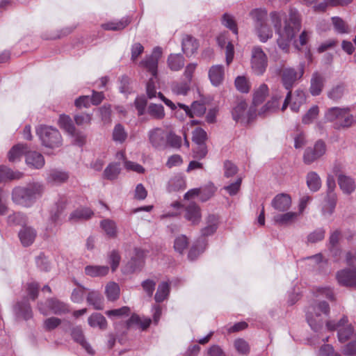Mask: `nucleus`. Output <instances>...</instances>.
Listing matches in <instances>:
<instances>
[{"mask_svg": "<svg viewBox=\"0 0 356 356\" xmlns=\"http://www.w3.org/2000/svg\"><path fill=\"white\" fill-rule=\"evenodd\" d=\"M28 146L26 144L19 143L14 145L8 153L10 162H15L20 159L24 154H26Z\"/></svg>", "mask_w": 356, "mask_h": 356, "instance_id": "a878e982", "label": "nucleus"}, {"mask_svg": "<svg viewBox=\"0 0 356 356\" xmlns=\"http://www.w3.org/2000/svg\"><path fill=\"white\" fill-rule=\"evenodd\" d=\"M120 286L113 282L108 283L105 288V293L109 300L113 301L119 298L120 296Z\"/></svg>", "mask_w": 356, "mask_h": 356, "instance_id": "a18cd8bd", "label": "nucleus"}, {"mask_svg": "<svg viewBox=\"0 0 356 356\" xmlns=\"http://www.w3.org/2000/svg\"><path fill=\"white\" fill-rule=\"evenodd\" d=\"M208 76L213 86H219L225 79V68L222 65H213L208 71Z\"/></svg>", "mask_w": 356, "mask_h": 356, "instance_id": "4468645a", "label": "nucleus"}, {"mask_svg": "<svg viewBox=\"0 0 356 356\" xmlns=\"http://www.w3.org/2000/svg\"><path fill=\"white\" fill-rule=\"evenodd\" d=\"M338 184L340 188L346 194H350L355 188L353 179L350 177L343 175H340L338 177Z\"/></svg>", "mask_w": 356, "mask_h": 356, "instance_id": "c756f323", "label": "nucleus"}, {"mask_svg": "<svg viewBox=\"0 0 356 356\" xmlns=\"http://www.w3.org/2000/svg\"><path fill=\"white\" fill-rule=\"evenodd\" d=\"M325 202L326 204L323 209V212L327 210L330 214L332 213L337 202V196L335 193H327Z\"/></svg>", "mask_w": 356, "mask_h": 356, "instance_id": "052dcab7", "label": "nucleus"}, {"mask_svg": "<svg viewBox=\"0 0 356 356\" xmlns=\"http://www.w3.org/2000/svg\"><path fill=\"white\" fill-rule=\"evenodd\" d=\"M93 215V212L89 208H80L77 209L71 213L70 216V220L79 221L87 220Z\"/></svg>", "mask_w": 356, "mask_h": 356, "instance_id": "72a5a7b5", "label": "nucleus"}, {"mask_svg": "<svg viewBox=\"0 0 356 356\" xmlns=\"http://www.w3.org/2000/svg\"><path fill=\"white\" fill-rule=\"evenodd\" d=\"M199 47L197 40L193 36L186 35L182 38L181 48L183 52L189 57L193 55Z\"/></svg>", "mask_w": 356, "mask_h": 356, "instance_id": "dca6fc26", "label": "nucleus"}, {"mask_svg": "<svg viewBox=\"0 0 356 356\" xmlns=\"http://www.w3.org/2000/svg\"><path fill=\"white\" fill-rule=\"evenodd\" d=\"M235 86L238 90L246 93L250 90V85L248 79L245 76H238L235 79Z\"/></svg>", "mask_w": 356, "mask_h": 356, "instance_id": "338daca9", "label": "nucleus"}, {"mask_svg": "<svg viewBox=\"0 0 356 356\" xmlns=\"http://www.w3.org/2000/svg\"><path fill=\"white\" fill-rule=\"evenodd\" d=\"M67 203V199L65 197H61L56 204V211L51 213L49 220L51 222V224L56 225V224L59 221L60 217L62 214V212L65 208Z\"/></svg>", "mask_w": 356, "mask_h": 356, "instance_id": "a19ab883", "label": "nucleus"}, {"mask_svg": "<svg viewBox=\"0 0 356 356\" xmlns=\"http://www.w3.org/2000/svg\"><path fill=\"white\" fill-rule=\"evenodd\" d=\"M15 310L17 315L22 316L25 320L32 317V310L27 302H18L15 307Z\"/></svg>", "mask_w": 356, "mask_h": 356, "instance_id": "49530a36", "label": "nucleus"}, {"mask_svg": "<svg viewBox=\"0 0 356 356\" xmlns=\"http://www.w3.org/2000/svg\"><path fill=\"white\" fill-rule=\"evenodd\" d=\"M44 191L43 185L33 182L25 186H17L13 189L12 200L19 206L31 207L40 198Z\"/></svg>", "mask_w": 356, "mask_h": 356, "instance_id": "7ed1b4c3", "label": "nucleus"}, {"mask_svg": "<svg viewBox=\"0 0 356 356\" xmlns=\"http://www.w3.org/2000/svg\"><path fill=\"white\" fill-rule=\"evenodd\" d=\"M71 336L73 340L79 343L86 352L90 355L94 354V350L90 345L86 341L83 330L80 326H76L71 330Z\"/></svg>", "mask_w": 356, "mask_h": 356, "instance_id": "f3484780", "label": "nucleus"}, {"mask_svg": "<svg viewBox=\"0 0 356 356\" xmlns=\"http://www.w3.org/2000/svg\"><path fill=\"white\" fill-rule=\"evenodd\" d=\"M205 111L206 107L204 104L199 102H194L190 108L188 117L193 118L194 116H201L204 114Z\"/></svg>", "mask_w": 356, "mask_h": 356, "instance_id": "864d4df0", "label": "nucleus"}, {"mask_svg": "<svg viewBox=\"0 0 356 356\" xmlns=\"http://www.w3.org/2000/svg\"><path fill=\"white\" fill-rule=\"evenodd\" d=\"M319 113V109L317 106H313L307 113L302 117V122L303 124H307L313 122Z\"/></svg>", "mask_w": 356, "mask_h": 356, "instance_id": "e2e57ef3", "label": "nucleus"}, {"mask_svg": "<svg viewBox=\"0 0 356 356\" xmlns=\"http://www.w3.org/2000/svg\"><path fill=\"white\" fill-rule=\"evenodd\" d=\"M207 241L204 238H200L196 241L195 244L189 250L188 257L191 261H193L202 253L207 248Z\"/></svg>", "mask_w": 356, "mask_h": 356, "instance_id": "393cba45", "label": "nucleus"}, {"mask_svg": "<svg viewBox=\"0 0 356 356\" xmlns=\"http://www.w3.org/2000/svg\"><path fill=\"white\" fill-rule=\"evenodd\" d=\"M356 122V117L349 113L348 108H345V112L342 115V118L339 121L340 126L343 127H348Z\"/></svg>", "mask_w": 356, "mask_h": 356, "instance_id": "69168bd1", "label": "nucleus"}, {"mask_svg": "<svg viewBox=\"0 0 356 356\" xmlns=\"http://www.w3.org/2000/svg\"><path fill=\"white\" fill-rule=\"evenodd\" d=\"M291 205V199L288 194L277 195L272 201V206L277 210L284 211L288 210Z\"/></svg>", "mask_w": 356, "mask_h": 356, "instance_id": "a211bd4d", "label": "nucleus"}, {"mask_svg": "<svg viewBox=\"0 0 356 356\" xmlns=\"http://www.w3.org/2000/svg\"><path fill=\"white\" fill-rule=\"evenodd\" d=\"M22 177L23 173L19 171H13L5 165L0 166V182L19 179Z\"/></svg>", "mask_w": 356, "mask_h": 356, "instance_id": "bb28decb", "label": "nucleus"}, {"mask_svg": "<svg viewBox=\"0 0 356 356\" xmlns=\"http://www.w3.org/2000/svg\"><path fill=\"white\" fill-rule=\"evenodd\" d=\"M268 92V88L266 84H261L259 88L255 91L253 97V103L257 105L261 103Z\"/></svg>", "mask_w": 356, "mask_h": 356, "instance_id": "603ef678", "label": "nucleus"}, {"mask_svg": "<svg viewBox=\"0 0 356 356\" xmlns=\"http://www.w3.org/2000/svg\"><path fill=\"white\" fill-rule=\"evenodd\" d=\"M335 31L339 33H348V27L346 23L339 17H332Z\"/></svg>", "mask_w": 356, "mask_h": 356, "instance_id": "bf43d9fd", "label": "nucleus"}, {"mask_svg": "<svg viewBox=\"0 0 356 356\" xmlns=\"http://www.w3.org/2000/svg\"><path fill=\"white\" fill-rule=\"evenodd\" d=\"M151 323V320L149 318H141L136 314L132 315L127 321V327H131L133 325H138L143 330L147 329Z\"/></svg>", "mask_w": 356, "mask_h": 356, "instance_id": "79ce46f5", "label": "nucleus"}, {"mask_svg": "<svg viewBox=\"0 0 356 356\" xmlns=\"http://www.w3.org/2000/svg\"><path fill=\"white\" fill-rule=\"evenodd\" d=\"M88 324L92 327H99L101 330H105L107 326V322L105 317L99 313L92 314L88 319Z\"/></svg>", "mask_w": 356, "mask_h": 356, "instance_id": "f704fd0d", "label": "nucleus"}, {"mask_svg": "<svg viewBox=\"0 0 356 356\" xmlns=\"http://www.w3.org/2000/svg\"><path fill=\"white\" fill-rule=\"evenodd\" d=\"M284 15V13L273 11L270 13V18L275 33L279 35L277 39V45L283 51L288 52L291 40L300 30L301 20L298 11L290 8L289 19H285L282 29V22Z\"/></svg>", "mask_w": 356, "mask_h": 356, "instance_id": "f257e3e1", "label": "nucleus"}, {"mask_svg": "<svg viewBox=\"0 0 356 356\" xmlns=\"http://www.w3.org/2000/svg\"><path fill=\"white\" fill-rule=\"evenodd\" d=\"M253 19L256 35L261 42H266L273 37V30L268 24V14L265 9L257 8L250 13Z\"/></svg>", "mask_w": 356, "mask_h": 356, "instance_id": "20e7f679", "label": "nucleus"}, {"mask_svg": "<svg viewBox=\"0 0 356 356\" xmlns=\"http://www.w3.org/2000/svg\"><path fill=\"white\" fill-rule=\"evenodd\" d=\"M113 138L115 141L119 143L124 142L127 138V133L121 124H118L115 127L113 132Z\"/></svg>", "mask_w": 356, "mask_h": 356, "instance_id": "0e129e2a", "label": "nucleus"}, {"mask_svg": "<svg viewBox=\"0 0 356 356\" xmlns=\"http://www.w3.org/2000/svg\"><path fill=\"white\" fill-rule=\"evenodd\" d=\"M339 284L346 287H356V270L343 269L337 272L336 275Z\"/></svg>", "mask_w": 356, "mask_h": 356, "instance_id": "ddd939ff", "label": "nucleus"}, {"mask_svg": "<svg viewBox=\"0 0 356 356\" xmlns=\"http://www.w3.org/2000/svg\"><path fill=\"white\" fill-rule=\"evenodd\" d=\"M236 350L240 354L245 355L250 351V346L246 341L243 339H236L234 343Z\"/></svg>", "mask_w": 356, "mask_h": 356, "instance_id": "774afa93", "label": "nucleus"}, {"mask_svg": "<svg viewBox=\"0 0 356 356\" xmlns=\"http://www.w3.org/2000/svg\"><path fill=\"white\" fill-rule=\"evenodd\" d=\"M324 77L316 72L312 75L309 91L313 96H317L321 94L324 86Z\"/></svg>", "mask_w": 356, "mask_h": 356, "instance_id": "412c9836", "label": "nucleus"}, {"mask_svg": "<svg viewBox=\"0 0 356 356\" xmlns=\"http://www.w3.org/2000/svg\"><path fill=\"white\" fill-rule=\"evenodd\" d=\"M68 177L69 176L66 172L54 170L50 172L47 180L50 183L60 184L66 181Z\"/></svg>", "mask_w": 356, "mask_h": 356, "instance_id": "37998d69", "label": "nucleus"}, {"mask_svg": "<svg viewBox=\"0 0 356 356\" xmlns=\"http://www.w3.org/2000/svg\"><path fill=\"white\" fill-rule=\"evenodd\" d=\"M170 293V285L166 282H162L159 286L154 299L157 302H161L168 298Z\"/></svg>", "mask_w": 356, "mask_h": 356, "instance_id": "c03bdc74", "label": "nucleus"}, {"mask_svg": "<svg viewBox=\"0 0 356 356\" xmlns=\"http://www.w3.org/2000/svg\"><path fill=\"white\" fill-rule=\"evenodd\" d=\"M283 94L280 92H275L271 98V100L268 102L260 110L259 115L265 114L268 112H273L276 111L280 106V99L282 98Z\"/></svg>", "mask_w": 356, "mask_h": 356, "instance_id": "4be33fe9", "label": "nucleus"}, {"mask_svg": "<svg viewBox=\"0 0 356 356\" xmlns=\"http://www.w3.org/2000/svg\"><path fill=\"white\" fill-rule=\"evenodd\" d=\"M326 152V145L323 141H316L313 147L305 149L303 154V161L309 165L322 157Z\"/></svg>", "mask_w": 356, "mask_h": 356, "instance_id": "9d476101", "label": "nucleus"}, {"mask_svg": "<svg viewBox=\"0 0 356 356\" xmlns=\"http://www.w3.org/2000/svg\"><path fill=\"white\" fill-rule=\"evenodd\" d=\"M315 294L316 297H325L331 301H334L335 300L333 289L328 286H321L317 288L316 289Z\"/></svg>", "mask_w": 356, "mask_h": 356, "instance_id": "6e6d98bb", "label": "nucleus"}, {"mask_svg": "<svg viewBox=\"0 0 356 356\" xmlns=\"http://www.w3.org/2000/svg\"><path fill=\"white\" fill-rule=\"evenodd\" d=\"M100 226L108 236L111 238L116 237L117 225L113 220L110 219L103 220L100 222Z\"/></svg>", "mask_w": 356, "mask_h": 356, "instance_id": "58836bf2", "label": "nucleus"}, {"mask_svg": "<svg viewBox=\"0 0 356 356\" xmlns=\"http://www.w3.org/2000/svg\"><path fill=\"white\" fill-rule=\"evenodd\" d=\"M307 185L310 191L316 192L321 186V180L318 175L315 172H310L307 175Z\"/></svg>", "mask_w": 356, "mask_h": 356, "instance_id": "4c0bfd02", "label": "nucleus"}, {"mask_svg": "<svg viewBox=\"0 0 356 356\" xmlns=\"http://www.w3.org/2000/svg\"><path fill=\"white\" fill-rule=\"evenodd\" d=\"M107 266H87L85 268V273L90 277L104 276L108 273Z\"/></svg>", "mask_w": 356, "mask_h": 356, "instance_id": "c9c22d12", "label": "nucleus"}, {"mask_svg": "<svg viewBox=\"0 0 356 356\" xmlns=\"http://www.w3.org/2000/svg\"><path fill=\"white\" fill-rule=\"evenodd\" d=\"M298 216L296 212H287L283 214H278L274 216L275 223L279 225H288L296 220Z\"/></svg>", "mask_w": 356, "mask_h": 356, "instance_id": "473e14b6", "label": "nucleus"}, {"mask_svg": "<svg viewBox=\"0 0 356 356\" xmlns=\"http://www.w3.org/2000/svg\"><path fill=\"white\" fill-rule=\"evenodd\" d=\"M161 54V49L159 47H154L152 54L145 56L140 62L139 65L149 72L153 77H156L157 75L158 63Z\"/></svg>", "mask_w": 356, "mask_h": 356, "instance_id": "f8f14e48", "label": "nucleus"}, {"mask_svg": "<svg viewBox=\"0 0 356 356\" xmlns=\"http://www.w3.org/2000/svg\"><path fill=\"white\" fill-rule=\"evenodd\" d=\"M37 236L36 230L29 226H24L18 233L19 238L24 247H29L34 242Z\"/></svg>", "mask_w": 356, "mask_h": 356, "instance_id": "2eb2a0df", "label": "nucleus"}, {"mask_svg": "<svg viewBox=\"0 0 356 356\" xmlns=\"http://www.w3.org/2000/svg\"><path fill=\"white\" fill-rule=\"evenodd\" d=\"M283 94L280 92H275L271 98V100L268 102L260 110L259 115L265 114L268 112H273L276 111L280 106V99L282 98Z\"/></svg>", "mask_w": 356, "mask_h": 356, "instance_id": "5701e85b", "label": "nucleus"}, {"mask_svg": "<svg viewBox=\"0 0 356 356\" xmlns=\"http://www.w3.org/2000/svg\"><path fill=\"white\" fill-rule=\"evenodd\" d=\"M185 218L193 224L199 223L201 220L200 207L194 203H191L186 208Z\"/></svg>", "mask_w": 356, "mask_h": 356, "instance_id": "b1692460", "label": "nucleus"}, {"mask_svg": "<svg viewBox=\"0 0 356 356\" xmlns=\"http://www.w3.org/2000/svg\"><path fill=\"white\" fill-rule=\"evenodd\" d=\"M326 330L338 331V339L340 342L346 341L353 334L354 328L348 323L347 316H343L339 321H330L326 323Z\"/></svg>", "mask_w": 356, "mask_h": 356, "instance_id": "0eeeda50", "label": "nucleus"}, {"mask_svg": "<svg viewBox=\"0 0 356 356\" xmlns=\"http://www.w3.org/2000/svg\"><path fill=\"white\" fill-rule=\"evenodd\" d=\"M267 65V56L263 49L259 46L254 47L251 54V67L254 72L257 75L263 74Z\"/></svg>", "mask_w": 356, "mask_h": 356, "instance_id": "6e6552de", "label": "nucleus"}, {"mask_svg": "<svg viewBox=\"0 0 356 356\" xmlns=\"http://www.w3.org/2000/svg\"><path fill=\"white\" fill-rule=\"evenodd\" d=\"M167 148L170 147L175 149H179L181 145V138L173 132L167 133L166 136Z\"/></svg>", "mask_w": 356, "mask_h": 356, "instance_id": "5fc2aeb1", "label": "nucleus"}, {"mask_svg": "<svg viewBox=\"0 0 356 356\" xmlns=\"http://www.w3.org/2000/svg\"><path fill=\"white\" fill-rule=\"evenodd\" d=\"M167 133L161 128H154L147 133L148 140L152 147L157 150H164L167 148Z\"/></svg>", "mask_w": 356, "mask_h": 356, "instance_id": "9b49d317", "label": "nucleus"}, {"mask_svg": "<svg viewBox=\"0 0 356 356\" xmlns=\"http://www.w3.org/2000/svg\"><path fill=\"white\" fill-rule=\"evenodd\" d=\"M330 305L325 301H315L306 309V321L310 328L319 335L327 329L325 318L329 316Z\"/></svg>", "mask_w": 356, "mask_h": 356, "instance_id": "f03ea898", "label": "nucleus"}, {"mask_svg": "<svg viewBox=\"0 0 356 356\" xmlns=\"http://www.w3.org/2000/svg\"><path fill=\"white\" fill-rule=\"evenodd\" d=\"M222 23L225 26L231 30L235 35L238 34L237 25L232 15L227 13H225L222 15Z\"/></svg>", "mask_w": 356, "mask_h": 356, "instance_id": "13d9d810", "label": "nucleus"}, {"mask_svg": "<svg viewBox=\"0 0 356 356\" xmlns=\"http://www.w3.org/2000/svg\"><path fill=\"white\" fill-rule=\"evenodd\" d=\"M60 128L63 129L68 134H74L76 127H74L72 119L66 115H60L58 120Z\"/></svg>", "mask_w": 356, "mask_h": 356, "instance_id": "09e8293b", "label": "nucleus"}, {"mask_svg": "<svg viewBox=\"0 0 356 356\" xmlns=\"http://www.w3.org/2000/svg\"><path fill=\"white\" fill-rule=\"evenodd\" d=\"M306 101V96L302 90H298L295 92V95L292 98V103L291 104V110L293 112H298L300 107Z\"/></svg>", "mask_w": 356, "mask_h": 356, "instance_id": "ea45409f", "label": "nucleus"}, {"mask_svg": "<svg viewBox=\"0 0 356 356\" xmlns=\"http://www.w3.org/2000/svg\"><path fill=\"white\" fill-rule=\"evenodd\" d=\"M305 72V63H300L297 70L292 67L284 68L282 71V82L284 88L288 91L286 98L282 106L284 111L288 106L291 98V89L293 88L297 80L302 78Z\"/></svg>", "mask_w": 356, "mask_h": 356, "instance_id": "39448f33", "label": "nucleus"}, {"mask_svg": "<svg viewBox=\"0 0 356 356\" xmlns=\"http://www.w3.org/2000/svg\"><path fill=\"white\" fill-rule=\"evenodd\" d=\"M37 134L42 145L46 147L54 149L63 144V139L59 131L49 126L42 125L37 129Z\"/></svg>", "mask_w": 356, "mask_h": 356, "instance_id": "423d86ee", "label": "nucleus"}, {"mask_svg": "<svg viewBox=\"0 0 356 356\" xmlns=\"http://www.w3.org/2000/svg\"><path fill=\"white\" fill-rule=\"evenodd\" d=\"M148 113L155 119H162L165 116L164 108L161 104H151L147 108Z\"/></svg>", "mask_w": 356, "mask_h": 356, "instance_id": "3c124183", "label": "nucleus"}, {"mask_svg": "<svg viewBox=\"0 0 356 356\" xmlns=\"http://www.w3.org/2000/svg\"><path fill=\"white\" fill-rule=\"evenodd\" d=\"M26 163L29 166L40 169L44 165V159L40 153L35 151H29L26 154Z\"/></svg>", "mask_w": 356, "mask_h": 356, "instance_id": "6ab92c4d", "label": "nucleus"}, {"mask_svg": "<svg viewBox=\"0 0 356 356\" xmlns=\"http://www.w3.org/2000/svg\"><path fill=\"white\" fill-rule=\"evenodd\" d=\"M345 112V108L339 107H332L329 108L325 114L326 120L332 122L338 120L339 122L342 118L343 113Z\"/></svg>", "mask_w": 356, "mask_h": 356, "instance_id": "de8ad7c7", "label": "nucleus"}, {"mask_svg": "<svg viewBox=\"0 0 356 356\" xmlns=\"http://www.w3.org/2000/svg\"><path fill=\"white\" fill-rule=\"evenodd\" d=\"M130 23L128 17H122L118 21L109 22L102 25V28L108 31H120L124 29Z\"/></svg>", "mask_w": 356, "mask_h": 356, "instance_id": "2f4dec72", "label": "nucleus"}, {"mask_svg": "<svg viewBox=\"0 0 356 356\" xmlns=\"http://www.w3.org/2000/svg\"><path fill=\"white\" fill-rule=\"evenodd\" d=\"M188 245V240L185 235L177 237L174 243L175 250L180 254L186 250Z\"/></svg>", "mask_w": 356, "mask_h": 356, "instance_id": "4d7b16f0", "label": "nucleus"}, {"mask_svg": "<svg viewBox=\"0 0 356 356\" xmlns=\"http://www.w3.org/2000/svg\"><path fill=\"white\" fill-rule=\"evenodd\" d=\"M120 163H111L104 170V175L106 179L113 180L117 178L120 172Z\"/></svg>", "mask_w": 356, "mask_h": 356, "instance_id": "8fccbe9b", "label": "nucleus"}, {"mask_svg": "<svg viewBox=\"0 0 356 356\" xmlns=\"http://www.w3.org/2000/svg\"><path fill=\"white\" fill-rule=\"evenodd\" d=\"M168 65L172 71H179L184 65V58L180 54H170L168 58Z\"/></svg>", "mask_w": 356, "mask_h": 356, "instance_id": "7c9ffc66", "label": "nucleus"}, {"mask_svg": "<svg viewBox=\"0 0 356 356\" xmlns=\"http://www.w3.org/2000/svg\"><path fill=\"white\" fill-rule=\"evenodd\" d=\"M219 218L214 214H209L206 219L207 225L202 229L201 233L203 236L212 235L218 229Z\"/></svg>", "mask_w": 356, "mask_h": 356, "instance_id": "aec40b11", "label": "nucleus"}, {"mask_svg": "<svg viewBox=\"0 0 356 356\" xmlns=\"http://www.w3.org/2000/svg\"><path fill=\"white\" fill-rule=\"evenodd\" d=\"M49 309L56 315H61L70 312L68 306L56 299H49L47 301Z\"/></svg>", "mask_w": 356, "mask_h": 356, "instance_id": "c85d7f7f", "label": "nucleus"}, {"mask_svg": "<svg viewBox=\"0 0 356 356\" xmlns=\"http://www.w3.org/2000/svg\"><path fill=\"white\" fill-rule=\"evenodd\" d=\"M325 231L323 228H318L311 232L307 236V242L311 243L322 241L325 237Z\"/></svg>", "mask_w": 356, "mask_h": 356, "instance_id": "680f3d73", "label": "nucleus"}, {"mask_svg": "<svg viewBox=\"0 0 356 356\" xmlns=\"http://www.w3.org/2000/svg\"><path fill=\"white\" fill-rule=\"evenodd\" d=\"M255 114V108L248 109V104L245 101H240L232 109V115L234 120L242 124H248Z\"/></svg>", "mask_w": 356, "mask_h": 356, "instance_id": "1a4fd4ad", "label": "nucleus"}, {"mask_svg": "<svg viewBox=\"0 0 356 356\" xmlns=\"http://www.w3.org/2000/svg\"><path fill=\"white\" fill-rule=\"evenodd\" d=\"M170 89L175 95L186 96L191 90V83L186 81H175L172 83Z\"/></svg>", "mask_w": 356, "mask_h": 356, "instance_id": "cd10ccee", "label": "nucleus"}, {"mask_svg": "<svg viewBox=\"0 0 356 356\" xmlns=\"http://www.w3.org/2000/svg\"><path fill=\"white\" fill-rule=\"evenodd\" d=\"M87 302L89 305H92L95 309L100 310L103 309V298L98 291H90L87 296Z\"/></svg>", "mask_w": 356, "mask_h": 356, "instance_id": "e433bc0d", "label": "nucleus"}]
</instances>
